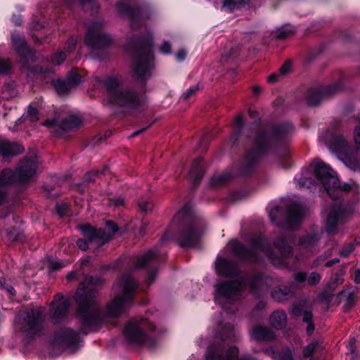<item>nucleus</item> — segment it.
Segmentation results:
<instances>
[{"instance_id":"nucleus-1","label":"nucleus","mask_w":360,"mask_h":360,"mask_svg":"<svg viewBox=\"0 0 360 360\" xmlns=\"http://www.w3.org/2000/svg\"><path fill=\"white\" fill-rule=\"evenodd\" d=\"M93 283L92 277L86 278L76 292V299L79 304L77 316L86 328L92 330L100 321V310L93 299Z\"/></svg>"},{"instance_id":"nucleus-2","label":"nucleus","mask_w":360,"mask_h":360,"mask_svg":"<svg viewBox=\"0 0 360 360\" xmlns=\"http://www.w3.org/2000/svg\"><path fill=\"white\" fill-rule=\"evenodd\" d=\"M136 288V284L131 276H122L114 285L116 295L112 301L108 304V315L110 317H117L123 313L134 297Z\"/></svg>"},{"instance_id":"nucleus-3","label":"nucleus","mask_w":360,"mask_h":360,"mask_svg":"<svg viewBox=\"0 0 360 360\" xmlns=\"http://www.w3.org/2000/svg\"><path fill=\"white\" fill-rule=\"evenodd\" d=\"M104 84L106 87L105 99L110 104L135 107L142 101L139 93H135L127 88L122 87L116 78H108Z\"/></svg>"},{"instance_id":"nucleus-4","label":"nucleus","mask_w":360,"mask_h":360,"mask_svg":"<svg viewBox=\"0 0 360 360\" xmlns=\"http://www.w3.org/2000/svg\"><path fill=\"white\" fill-rule=\"evenodd\" d=\"M313 165L316 177L321 183L330 198H336L342 191L350 189L349 184L341 185L336 173L321 160H314Z\"/></svg>"},{"instance_id":"nucleus-5","label":"nucleus","mask_w":360,"mask_h":360,"mask_svg":"<svg viewBox=\"0 0 360 360\" xmlns=\"http://www.w3.org/2000/svg\"><path fill=\"white\" fill-rule=\"evenodd\" d=\"M181 217L186 221H188V225L185 233L178 240L179 245L185 248H198L201 236L204 233L205 226L199 219H191L190 212L185 207L176 214L175 219L179 220Z\"/></svg>"},{"instance_id":"nucleus-6","label":"nucleus","mask_w":360,"mask_h":360,"mask_svg":"<svg viewBox=\"0 0 360 360\" xmlns=\"http://www.w3.org/2000/svg\"><path fill=\"white\" fill-rule=\"evenodd\" d=\"M38 168L37 158L25 159L14 174L11 169H4L0 172V185L8 184L15 181L16 175L21 181H26L33 176Z\"/></svg>"},{"instance_id":"nucleus-7","label":"nucleus","mask_w":360,"mask_h":360,"mask_svg":"<svg viewBox=\"0 0 360 360\" xmlns=\"http://www.w3.org/2000/svg\"><path fill=\"white\" fill-rule=\"evenodd\" d=\"M85 43L91 47L103 48L112 43L111 37L103 32V22H94L88 27Z\"/></svg>"},{"instance_id":"nucleus-8","label":"nucleus","mask_w":360,"mask_h":360,"mask_svg":"<svg viewBox=\"0 0 360 360\" xmlns=\"http://www.w3.org/2000/svg\"><path fill=\"white\" fill-rule=\"evenodd\" d=\"M243 283L238 282H224L217 285L215 301L226 308L227 303L231 302L243 289Z\"/></svg>"},{"instance_id":"nucleus-9","label":"nucleus","mask_w":360,"mask_h":360,"mask_svg":"<svg viewBox=\"0 0 360 360\" xmlns=\"http://www.w3.org/2000/svg\"><path fill=\"white\" fill-rule=\"evenodd\" d=\"M238 349L235 347L226 349L222 345H212L209 347L205 360H256L250 355L238 358Z\"/></svg>"},{"instance_id":"nucleus-10","label":"nucleus","mask_w":360,"mask_h":360,"mask_svg":"<svg viewBox=\"0 0 360 360\" xmlns=\"http://www.w3.org/2000/svg\"><path fill=\"white\" fill-rule=\"evenodd\" d=\"M84 238H80L77 240V245L82 250H86L89 245L98 246L104 244L109 240V236L106 235L103 230L94 229L89 226H84L82 228Z\"/></svg>"},{"instance_id":"nucleus-11","label":"nucleus","mask_w":360,"mask_h":360,"mask_svg":"<svg viewBox=\"0 0 360 360\" xmlns=\"http://www.w3.org/2000/svg\"><path fill=\"white\" fill-rule=\"evenodd\" d=\"M153 57L150 51L136 56L133 60L134 75L143 82L150 75Z\"/></svg>"},{"instance_id":"nucleus-12","label":"nucleus","mask_w":360,"mask_h":360,"mask_svg":"<svg viewBox=\"0 0 360 360\" xmlns=\"http://www.w3.org/2000/svg\"><path fill=\"white\" fill-rule=\"evenodd\" d=\"M353 211L347 210L344 208L341 205L336 204L332 206L327 219H326V230L329 233H333L335 231L337 225L352 215Z\"/></svg>"},{"instance_id":"nucleus-13","label":"nucleus","mask_w":360,"mask_h":360,"mask_svg":"<svg viewBox=\"0 0 360 360\" xmlns=\"http://www.w3.org/2000/svg\"><path fill=\"white\" fill-rule=\"evenodd\" d=\"M231 245L233 248V252L236 255L248 260L252 259V255L255 252H257L258 250L266 252L267 256L272 259L274 264H276V262L272 257L271 254L268 252V248L261 243L260 238H257L252 242V250H248L247 248H244L240 243H239L236 240L231 241Z\"/></svg>"},{"instance_id":"nucleus-14","label":"nucleus","mask_w":360,"mask_h":360,"mask_svg":"<svg viewBox=\"0 0 360 360\" xmlns=\"http://www.w3.org/2000/svg\"><path fill=\"white\" fill-rule=\"evenodd\" d=\"M331 146L337 153L344 156L345 162L349 168L353 170H356L359 167V162L352 160V152L348 147L346 139L342 136L338 135L334 136Z\"/></svg>"},{"instance_id":"nucleus-15","label":"nucleus","mask_w":360,"mask_h":360,"mask_svg":"<svg viewBox=\"0 0 360 360\" xmlns=\"http://www.w3.org/2000/svg\"><path fill=\"white\" fill-rule=\"evenodd\" d=\"M70 300L61 294H57L51 305V317L53 321L58 322L63 320L68 314Z\"/></svg>"},{"instance_id":"nucleus-16","label":"nucleus","mask_w":360,"mask_h":360,"mask_svg":"<svg viewBox=\"0 0 360 360\" xmlns=\"http://www.w3.org/2000/svg\"><path fill=\"white\" fill-rule=\"evenodd\" d=\"M145 329L146 323L144 321L133 320L127 325L124 333L130 342L142 344L146 341V335L143 332V330Z\"/></svg>"},{"instance_id":"nucleus-17","label":"nucleus","mask_w":360,"mask_h":360,"mask_svg":"<svg viewBox=\"0 0 360 360\" xmlns=\"http://www.w3.org/2000/svg\"><path fill=\"white\" fill-rule=\"evenodd\" d=\"M82 122L81 120L76 116H70L62 122L56 120H47L44 125L48 127L51 132L60 134L63 131L72 130L77 128Z\"/></svg>"},{"instance_id":"nucleus-18","label":"nucleus","mask_w":360,"mask_h":360,"mask_svg":"<svg viewBox=\"0 0 360 360\" xmlns=\"http://www.w3.org/2000/svg\"><path fill=\"white\" fill-rule=\"evenodd\" d=\"M25 321V326L22 327V330L30 333H34L39 328L41 323V318L37 310L31 309L25 315H21Z\"/></svg>"},{"instance_id":"nucleus-19","label":"nucleus","mask_w":360,"mask_h":360,"mask_svg":"<svg viewBox=\"0 0 360 360\" xmlns=\"http://www.w3.org/2000/svg\"><path fill=\"white\" fill-rule=\"evenodd\" d=\"M117 8L119 13L127 14L129 16L130 26L132 29H135L137 24L144 21L143 16L139 10L131 8L123 3H120Z\"/></svg>"},{"instance_id":"nucleus-20","label":"nucleus","mask_w":360,"mask_h":360,"mask_svg":"<svg viewBox=\"0 0 360 360\" xmlns=\"http://www.w3.org/2000/svg\"><path fill=\"white\" fill-rule=\"evenodd\" d=\"M321 233L322 231L320 229H316L313 233L306 235L299 242L300 250L311 252L316 251Z\"/></svg>"},{"instance_id":"nucleus-21","label":"nucleus","mask_w":360,"mask_h":360,"mask_svg":"<svg viewBox=\"0 0 360 360\" xmlns=\"http://www.w3.org/2000/svg\"><path fill=\"white\" fill-rule=\"evenodd\" d=\"M340 86L338 85L334 84L327 87L323 91H311L307 96V102L311 105H316L319 104L324 97L337 92Z\"/></svg>"},{"instance_id":"nucleus-22","label":"nucleus","mask_w":360,"mask_h":360,"mask_svg":"<svg viewBox=\"0 0 360 360\" xmlns=\"http://www.w3.org/2000/svg\"><path fill=\"white\" fill-rule=\"evenodd\" d=\"M77 339V334L72 329H62L56 336V342L58 345L65 347L73 346Z\"/></svg>"},{"instance_id":"nucleus-23","label":"nucleus","mask_w":360,"mask_h":360,"mask_svg":"<svg viewBox=\"0 0 360 360\" xmlns=\"http://www.w3.org/2000/svg\"><path fill=\"white\" fill-rule=\"evenodd\" d=\"M216 270L219 274L225 276H231L238 273V268L235 264L222 258L217 259Z\"/></svg>"},{"instance_id":"nucleus-24","label":"nucleus","mask_w":360,"mask_h":360,"mask_svg":"<svg viewBox=\"0 0 360 360\" xmlns=\"http://www.w3.org/2000/svg\"><path fill=\"white\" fill-rule=\"evenodd\" d=\"M306 210L301 205H293L288 208V221L290 226L299 223L305 216Z\"/></svg>"},{"instance_id":"nucleus-25","label":"nucleus","mask_w":360,"mask_h":360,"mask_svg":"<svg viewBox=\"0 0 360 360\" xmlns=\"http://www.w3.org/2000/svg\"><path fill=\"white\" fill-rule=\"evenodd\" d=\"M22 150L23 148L20 145L11 143L6 140L0 141V153L4 158L9 155L19 154Z\"/></svg>"},{"instance_id":"nucleus-26","label":"nucleus","mask_w":360,"mask_h":360,"mask_svg":"<svg viewBox=\"0 0 360 360\" xmlns=\"http://www.w3.org/2000/svg\"><path fill=\"white\" fill-rule=\"evenodd\" d=\"M252 337L253 339L262 340H271L274 338V334L269 328L262 326L255 327L252 332Z\"/></svg>"},{"instance_id":"nucleus-27","label":"nucleus","mask_w":360,"mask_h":360,"mask_svg":"<svg viewBox=\"0 0 360 360\" xmlns=\"http://www.w3.org/2000/svg\"><path fill=\"white\" fill-rule=\"evenodd\" d=\"M286 321V314L283 311H276L270 317L271 326L277 329H281L285 326Z\"/></svg>"},{"instance_id":"nucleus-28","label":"nucleus","mask_w":360,"mask_h":360,"mask_svg":"<svg viewBox=\"0 0 360 360\" xmlns=\"http://www.w3.org/2000/svg\"><path fill=\"white\" fill-rule=\"evenodd\" d=\"M292 290L287 286L276 288L272 292V297L275 300L282 302L292 296Z\"/></svg>"},{"instance_id":"nucleus-29","label":"nucleus","mask_w":360,"mask_h":360,"mask_svg":"<svg viewBox=\"0 0 360 360\" xmlns=\"http://www.w3.org/2000/svg\"><path fill=\"white\" fill-rule=\"evenodd\" d=\"M292 313L295 316H302L303 321L308 323V326L307 328V333L309 335H311L314 330V326L312 323H311V314L309 311H302L300 306H296L292 309Z\"/></svg>"},{"instance_id":"nucleus-30","label":"nucleus","mask_w":360,"mask_h":360,"mask_svg":"<svg viewBox=\"0 0 360 360\" xmlns=\"http://www.w3.org/2000/svg\"><path fill=\"white\" fill-rule=\"evenodd\" d=\"M202 162V158H197L192 164V167L189 173L190 177L193 179V182L198 183L203 175V171L200 164Z\"/></svg>"},{"instance_id":"nucleus-31","label":"nucleus","mask_w":360,"mask_h":360,"mask_svg":"<svg viewBox=\"0 0 360 360\" xmlns=\"http://www.w3.org/2000/svg\"><path fill=\"white\" fill-rule=\"evenodd\" d=\"M12 42L16 51L19 54L24 56L27 50L24 39L19 34H12Z\"/></svg>"},{"instance_id":"nucleus-32","label":"nucleus","mask_w":360,"mask_h":360,"mask_svg":"<svg viewBox=\"0 0 360 360\" xmlns=\"http://www.w3.org/2000/svg\"><path fill=\"white\" fill-rule=\"evenodd\" d=\"M343 272L340 271L338 273L335 274L332 278L330 281L328 283L327 288L326 289V293H330L333 291L335 288L342 283L343 282Z\"/></svg>"},{"instance_id":"nucleus-33","label":"nucleus","mask_w":360,"mask_h":360,"mask_svg":"<svg viewBox=\"0 0 360 360\" xmlns=\"http://www.w3.org/2000/svg\"><path fill=\"white\" fill-rule=\"evenodd\" d=\"M295 32L292 27H281L274 32V37L278 39H284Z\"/></svg>"},{"instance_id":"nucleus-34","label":"nucleus","mask_w":360,"mask_h":360,"mask_svg":"<svg viewBox=\"0 0 360 360\" xmlns=\"http://www.w3.org/2000/svg\"><path fill=\"white\" fill-rule=\"evenodd\" d=\"M53 84L57 93L62 96L66 95L72 90V88L68 85V82L58 79L54 81Z\"/></svg>"},{"instance_id":"nucleus-35","label":"nucleus","mask_w":360,"mask_h":360,"mask_svg":"<svg viewBox=\"0 0 360 360\" xmlns=\"http://www.w3.org/2000/svg\"><path fill=\"white\" fill-rule=\"evenodd\" d=\"M288 240L281 239L276 243L277 248L280 250L281 253L283 257H289L292 252V248L288 245Z\"/></svg>"},{"instance_id":"nucleus-36","label":"nucleus","mask_w":360,"mask_h":360,"mask_svg":"<svg viewBox=\"0 0 360 360\" xmlns=\"http://www.w3.org/2000/svg\"><path fill=\"white\" fill-rule=\"evenodd\" d=\"M266 352L268 355L272 356L276 360H292L291 352L289 350H287L281 354L271 349H267Z\"/></svg>"},{"instance_id":"nucleus-37","label":"nucleus","mask_w":360,"mask_h":360,"mask_svg":"<svg viewBox=\"0 0 360 360\" xmlns=\"http://www.w3.org/2000/svg\"><path fill=\"white\" fill-rule=\"evenodd\" d=\"M155 257V253L153 250H149L146 254L139 257L136 260V266L142 267L150 263V260Z\"/></svg>"},{"instance_id":"nucleus-38","label":"nucleus","mask_w":360,"mask_h":360,"mask_svg":"<svg viewBox=\"0 0 360 360\" xmlns=\"http://www.w3.org/2000/svg\"><path fill=\"white\" fill-rule=\"evenodd\" d=\"M322 347L318 342H312L309 344L303 350L305 357L311 356L316 351L321 349Z\"/></svg>"},{"instance_id":"nucleus-39","label":"nucleus","mask_w":360,"mask_h":360,"mask_svg":"<svg viewBox=\"0 0 360 360\" xmlns=\"http://www.w3.org/2000/svg\"><path fill=\"white\" fill-rule=\"evenodd\" d=\"M248 0H224L223 3V7L229 11H232L235 8H239L243 4L247 3Z\"/></svg>"},{"instance_id":"nucleus-40","label":"nucleus","mask_w":360,"mask_h":360,"mask_svg":"<svg viewBox=\"0 0 360 360\" xmlns=\"http://www.w3.org/2000/svg\"><path fill=\"white\" fill-rule=\"evenodd\" d=\"M67 82L72 89L82 82V79L77 72H71L68 75Z\"/></svg>"},{"instance_id":"nucleus-41","label":"nucleus","mask_w":360,"mask_h":360,"mask_svg":"<svg viewBox=\"0 0 360 360\" xmlns=\"http://www.w3.org/2000/svg\"><path fill=\"white\" fill-rule=\"evenodd\" d=\"M292 126L290 124L278 126L276 129L275 134L278 136H283L290 131Z\"/></svg>"},{"instance_id":"nucleus-42","label":"nucleus","mask_w":360,"mask_h":360,"mask_svg":"<svg viewBox=\"0 0 360 360\" xmlns=\"http://www.w3.org/2000/svg\"><path fill=\"white\" fill-rule=\"evenodd\" d=\"M25 119H28L30 122H36L38 120V110L32 107H29Z\"/></svg>"},{"instance_id":"nucleus-43","label":"nucleus","mask_w":360,"mask_h":360,"mask_svg":"<svg viewBox=\"0 0 360 360\" xmlns=\"http://www.w3.org/2000/svg\"><path fill=\"white\" fill-rule=\"evenodd\" d=\"M82 6L85 11L94 9L95 11L98 9V5L94 0H83Z\"/></svg>"},{"instance_id":"nucleus-44","label":"nucleus","mask_w":360,"mask_h":360,"mask_svg":"<svg viewBox=\"0 0 360 360\" xmlns=\"http://www.w3.org/2000/svg\"><path fill=\"white\" fill-rule=\"evenodd\" d=\"M65 57H66V55L63 52L60 51V52L56 53L52 56L51 61L53 63H54L56 65H60L64 61Z\"/></svg>"},{"instance_id":"nucleus-45","label":"nucleus","mask_w":360,"mask_h":360,"mask_svg":"<svg viewBox=\"0 0 360 360\" xmlns=\"http://www.w3.org/2000/svg\"><path fill=\"white\" fill-rule=\"evenodd\" d=\"M11 65L9 60L0 58V73H7L11 69Z\"/></svg>"},{"instance_id":"nucleus-46","label":"nucleus","mask_w":360,"mask_h":360,"mask_svg":"<svg viewBox=\"0 0 360 360\" xmlns=\"http://www.w3.org/2000/svg\"><path fill=\"white\" fill-rule=\"evenodd\" d=\"M321 280V276L319 274L313 272L307 278V282L309 285H316Z\"/></svg>"},{"instance_id":"nucleus-47","label":"nucleus","mask_w":360,"mask_h":360,"mask_svg":"<svg viewBox=\"0 0 360 360\" xmlns=\"http://www.w3.org/2000/svg\"><path fill=\"white\" fill-rule=\"evenodd\" d=\"M139 207L143 212H148L153 210V205L152 202L145 200H140L139 202Z\"/></svg>"},{"instance_id":"nucleus-48","label":"nucleus","mask_w":360,"mask_h":360,"mask_svg":"<svg viewBox=\"0 0 360 360\" xmlns=\"http://www.w3.org/2000/svg\"><path fill=\"white\" fill-rule=\"evenodd\" d=\"M49 268L51 270H58L60 268H63L65 266V264L60 261H49Z\"/></svg>"},{"instance_id":"nucleus-49","label":"nucleus","mask_w":360,"mask_h":360,"mask_svg":"<svg viewBox=\"0 0 360 360\" xmlns=\"http://www.w3.org/2000/svg\"><path fill=\"white\" fill-rule=\"evenodd\" d=\"M106 226L108 228V233H106L105 231H103L105 233L106 235L109 236V239H110L111 237V235L113 234L115 231H117V228L116 225L110 221H108L106 222Z\"/></svg>"},{"instance_id":"nucleus-50","label":"nucleus","mask_w":360,"mask_h":360,"mask_svg":"<svg viewBox=\"0 0 360 360\" xmlns=\"http://www.w3.org/2000/svg\"><path fill=\"white\" fill-rule=\"evenodd\" d=\"M76 44H77V39L75 37L70 38V39L67 42V44L65 47V51L67 52H71L75 48Z\"/></svg>"},{"instance_id":"nucleus-51","label":"nucleus","mask_w":360,"mask_h":360,"mask_svg":"<svg viewBox=\"0 0 360 360\" xmlns=\"http://www.w3.org/2000/svg\"><path fill=\"white\" fill-rule=\"evenodd\" d=\"M171 43L169 41H164L160 46V51L164 54H169L171 53Z\"/></svg>"},{"instance_id":"nucleus-52","label":"nucleus","mask_w":360,"mask_h":360,"mask_svg":"<svg viewBox=\"0 0 360 360\" xmlns=\"http://www.w3.org/2000/svg\"><path fill=\"white\" fill-rule=\"evenodd\" d=\"M199 89L198 85H195L191 87H190L184 94V98L185 99L189 98L194 94H195Z\"/></svg>"},{"instance_id":"nucleus-53","label":"nucleus","mask_w":360,"mask_h":360,"mask_svg":"<svg viewBox=\"0 0 360 360\" xmlns=\"http://www.w3.org/2000/svg\"><path fill=\"white\" fill-rule=\"evenodd\" d=\"M354 140L358 147L360 148V124L354 128Z\"/></svg>"},{"instance_id":"nucleus-54","label":"nucleus","mask_w":360,"mask_h":360,"mask_svg":"<svg viewBox=\"0 0 360 360\" xmlns=\"http://www.w3.org/2000/svg\"><path fill=\"white\" fill-rule=\"evenodd\" d=\"M354 249V245L353 243H350L340 251V254L343 257H347L353 251Z\"/></svg>"},{"instance_id":"nucleus-55","label":"nucleus","mask_w":360,"mask_h":360,"mask_svg":"<svg viewBox=\"0 0 360 360\" xmlns=\"http://www.w3.org/2000/svg\"><path fill=\"white\" fill-rule=\"evenodd\" d=\"M291 71V64L288 62L285 63L279 70L280 74L282 75H287Z\"/></svg>"},{"instance_id":"nucleus-56","label":"nucleus","mask_w":360,"mask_h":360,"mask_svg":"<svg viewBox=\"0 0 360 360\" xmlns=\"http://www.w3.org/2000/svg\"><path fill=\"white\" fill-rule=\"evenodd\" d=\"M294 278L297 283H301L305 281L307 277L304 273L297 272L294 274Z\"/></svg>"},{"instance_id":"nucleus-57","label":"nucleus","mask_w":360,"mask_h":360,"mask_svg":"<svg viewBox=\"0 0 360 360\" xmlns=\"http://www.w3.org/2000/svg\"><path fill=\"white\" fill-rule=\"evenodd\" d=\"M235 125L236 127L240 130L243 125V116L241 115H237V117L235 118Z\"/></svg>"},{"instance_id":"nucleus-58","label":"nucleus","mask_w":360,"mask_h":360,"mask_svg":"<svg viewBox=\"0 0 360 360\" xmlns=\"http://www.w3.org/2000/svg\"><path fill=\"white\" fill-rule=\"evenodd\" d=\"M187 56V52L184 49L179 50L176 55V58L179 61H183Z\"/></svg>"},{"instance_id":"nucleus-59","label":"nucleus","mask_w":360,"mask_h":360,"mask_svg":"<svg viewBox=\"0 0 360 360\" xmlns=\"http://www.w3.org/2000/svg\"><path fill=\"white\" fill-rule=\"evenodd\" d=\"M331 255V250H327L323 255L319 257L316 259L317 264H320L321 262H323L325 261L328 257H330Z\"/></svg>"},{"instance_id":"nucleus-60","label":"nucleus","mask_w":360,"mask_h":360,"mask_svg":"<svg viewBox=\"0 0 360 360\" xmlns=\"http://www.w3.org/2000/svg\"><path fill=\"white\" fill-rule=\"evenodd\" d=\"M226 178L224 175H218L212 178L213 184H218L224 182Z\"/></svg>"},{"instance_id":"nucleus-61","label":"nucleus","mask_w":360,"mask_h":360,"mask_svg":"<svg viewBox=\"0 0 360 360\" xmlns=\"http://www.w3.org/2000/svg\"><path fill=\"white\" fill-rule=\"evenodd\" d=\"M354 344H355V340L354 338H351L349 340V342L347 346L348 350L349 351L352 359L354 357Z\"/></svg>"},{"instance_id":"nucleus-62","label":"nucleus","mask_w":360,"mask_h":360,"mask_svg":"<svg viewBox=\"0 0 360 360\" xmlns=\"http://www.w3.org/2000/svg\"><path fill=\"white\" fill-rule=\"evenodd\" d=\"M124 198H122L121 197L115 198L114 200H112V205L116 207L122 206L124 205Z\"/></svg>"},{"instance_id":"nucleus-63","label":"nucleus","mask_w":360,"mask_h":360,"mask_svg":"<svg viewBox=\"0 0 360 360\" xmlns=\"http://www.w3.org/2000/svg\"><path fill=\"white\" fill-rule=\"evenodd\" d=\"M155 277H156L155 272L150 273L147 278V280H146L147 283L148 285L151 284L155 281Z\"/></svg>"},{"instance_id":"nucleus-64","label":"nucleus","mask_w":360,"mask_h":360,"mask_svg":"<svg viewBox=\"0 0 360 360\" xmlns=\"http://www.w3.org/2000/svg\"><path fill=\"white\" fill-rule=\"evenodd\" d=\"M354 282L356 283H360V269H356L354 272Z\"/></svg>"}]
</instances>
